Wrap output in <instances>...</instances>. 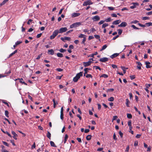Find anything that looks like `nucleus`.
Instances as JSON below:
<instances>
[{"label": "nucleus", "instance_id": "nucleus-43", "mask_svg": "<svg viewBox=\"0 0 152 152\" xmlns=\"http://www.w3.org/2000/svg\"><path fill=\"white\" fill-rule=\"evenodd\" d=\"M5 115L7 117H9V115H8L9 112L8 111H7V110L5 111Z\"/></svg>", "mask_w": 152, "mask_h": 152}, {"label": "nucleus", "instance_id": "nucleus-33", "mask_svg": "<svg viewBox=\"0 0 152 152\" xmlns=\"http://www.w3.org/2000/svg\"><path fill=\"white\" fill-rule=\"evenodd\" d=\"M86 37H84V38L83 39L81 43L83 44L84 45H86V43H85V42L86 41Z\"/></svg>", "mask_w": 152, "mask_h": 152}, {"label": "nucleus", "instance_id": "nucleus-56", "mask_svg": "<svg viewBox=\"0 0 152 152\" xmlns=\"http://www.w3.org/2000/svg\"><path fill=\"white\" fill-rule=\"evenodd\" d=\"M139 21L137 20H135L132 21L131 23H136L138 22Z\"/></svg>", "mask_w": 152, "mask_h": 152}, {"label": "nucleus", "instance_id": "nucleus-27", "mask_svg": "<svg viewBox=\"0 0 152 152\" xmlns=\"http://www.w3.org/2000/svg\"><path fill=\"white\" fill-rule=\"evenodd\" d=\"M2 102L3 103L6 104L8 107H9V105L8 103L7 102V101L6 100H2Z\"/></svg>", "mask_w": 152, "mask_h": 152}, {"label": "nucleus", "instance_id": "nucleus-54", "mask_svg": "<svg viewBox=\"0 0 152 152\" xmlns=\"http://www.w3.org/2000/svg\"><path fill=\"white\" fill-rule=\"evenodd\" d=\"M108 9L110 10H114V8L113 7H108Z\"/></svg>", "mask_w": 152, "mask_h": 152}, {"label": "nucleus", "instance_id": "nucleus-31", "mask_svg": "<svg viewBox=\"0 0 152 152\" xmlns=\"http://www.w3.org/2000/svg\"><path fill=\"white\" fill-rule=\"evenodd\" d=\"M126 106L127 107H129V104L130 103V102H129L128 99H126Z\"/></svg>", "mask_w": 152, "mask_h": 152}, {"label": "nucleus", "instance_id": "nucleus-2", "mask_svg": "<svg viewBox=\"0 0 152 152\" xmlns=\"http://www.w3.org/2000/svg\"><path fill=\"white\" fill-rule=\"evenodd\" d=\"M58 30H55L53 32L52 35L50 37V39H54L55 37L58 35Z\"/></svg>", "mask_w": 152, "mask_h": 152}, {"label": "nucleus", "instance_id": "nucleus-34", "mask_svg": "<svg viewBox=\"0 0 152 152\" xmlns=\"http://www.w3.org/2000/svg\"><path fill=\"white\" fill-rule=\"evenodd\" d=\"M108 26V24L107 23H104L103 24V25L102 26V28H105L106 27Z\"/></svg>", "mask_w": 152, "mask_h": 152}, {"label": "nucleus", "instance_id": "nucleus-10", "mask_svg": "<svg viewBox=\"0 0 152 152\" xmlns=\"http://www.w3.org/2000/svg\"><path fill=\"white\" fill-rule=\"evenodd\" d=\"M61 39L63 41L65 42L64 40L70 41L71 39V38L70 37H65L64 38L62 37L61 38Z\"/></svg>", "mask_w": 152, "mask_h": 152}, {"label": "nucleus", "instance_id": "nucleus-62", "mask_svg": "<svg viewBox=\"0 0 152 152\" xmlns=\"http://www.w3.org/2000/svg\"><path fill=\"white\" fill-rule=\"evenodd\" d=\"M60 118L62 120H63V113H61Z\"/></svg>", "mask_w": 152, "mask_h": 152}, {"label": "nucleus", "instance_id": "nucleus-32", "mask_svg": "<svg viewBox=\"0 0 152 152\" xmlns=\"http://www.w3.org/2000/svg\"><path fill=\"white\" fill-rule=\"evenodd\" d=\"M108 77V75H107L106 74H103L100 76V77H104L105 78H107Z\"/></svg>", "mask_w": 152, "mask_h": 152}, {"label": "nucleus", "instance_id": "nucleus-35", "mask_svg": "<svg viewBox=\"0 0 152 152\" xmlns=\"http://www.w3.org/2000/svg\"><path fill=\"white\" fill-rule=\"evenodd\" d=\"M68 135L66 134L65 135V137H64V143H65L66 142V141H67V140L68 139Z\"/></svg>", "mask_w": 152, "mask_h": 152}, {"label": "nucleus", "instance_id": "nucleus-58", "mask_svg": "<svg viewBox=\"0 0 152 152\" xmlns=\"http://www.w3.org/2000/svg\"><path fill=\"white\" fill-rule=\"evenodd\" d=\"M138 25L142 27H145L146 26L145 24V25L142 24L140 23H138Z\"/></svg>", "mask_w": 152, "mask_h": 152}, {"label": "nucleus", "instance_id": "nucleus-14", "mask_svg": "<svg viewBox=\"0 0 152 152\" xmlns=\"http://www.w3.org/2000/svg\"><path fill=\"white\" fill-rule=\"evenodd\" d=\"M12 134L13 135V138L15 140H17V139L16 137H17L18 136L17 134L14 131H12Z\"/></svg>", "mask_w": 152, "mask_h": 152}, {"label": "nucleus", "instance_id": "nucleus-21", "mask_svg": "<svg viewBox=\"0 0 152 152\" xmlns=\"http://www.w3.org/2000/svg\"><path fill=\"white\" fill-rule=\"evenodd\" d=\"M91 69L90 68H85L84 69V71H85V73H84V76H86V74L87 73L88 70H90Z\"/></svg>", "mask_w": 152, "mask_h": 152}, {"label": "nucleus", "instance_id": "nucleus-7", "mask_svg": "<svg viewBox=\"0 0 152 152\" xmlns=\"http://www.w3.org/2000/svg\"><path fill=\"white\" fill-rule=\"evenodd\" d=\"M92 62L91 61H89L88 62H83V65L85 67H87L90 65Z\"/></svg>", "mask_w": 152, "mask_h": 152}, {"label": "nucleus", "instance_id": "nucleus-8", "mask_svg": "<svg viewBox=\"0 0 152 152\" xmlns=\"http://www.w3.org/2000/svg\"><path fill=\"white\" fill-rule=\"evenodd\" d=\"M132 4H133V6H131L130 7V8L131 9H133L134 8L136 7L137 6H138L139 5V4L137 2L136 3H132Z\"/></svg>", "mask_w": 152, "mask_h": 152}, {"label": "nucleus", "instance_id": "nucleus-11", "mask_svg": "<svg viewBox=\"0 0 152 152\" xmlns=\"http://www.w3.org/2000/svg\"><path fill=\"white\" fill-rule=\"evenodd\" d=\"M99 61L101 62H105L108 61V58L106 57L102 58L100 59Z\"/></svg>", "mask_w": 152, "mask_h": 152}, {"label": "nucleus", "instance_id": "nucleus-50", "mask_svg": "<svg viewBox=\"0 0 152 152\" xmlns=\"http://www.w3.org/2000/svg\"><path fill=\"white\" fill-rule=\"evenodd\" d=\"M104 22H105L104 20H101L98 23V24L99 25H100L102 24H103L104 23Z\"/></svg>", "mask_w": 152, "mask_h": 152}, {"label": "nucleus", "instance_id": "nucleus-24", "mask_svg": "<svg viewBox=\"0 0 152 152\" xmlns=\"http://www.w3.org/2000/svg\"><path fill=\"white\" fill-rule=\"evenodd\" d=\"M47 136L49 139H51V134L50 133L49 131H48L47 133Z\"/></svg>", "mask_w": 152, "mask_h": 152}, {"label": "nucleus", "instance_id": "nucleus-12", "mask_svg": "<svg viewBox=\"0 0 152 152\" xmlns=\"http://www.w3.org/2000/svg\"><path fill=\"white\" fill-rule=\"evenodd\" d=\"M127 25L126 23V22H122L120 24L118 25V26L120 27H125Z\"/></svg>", "mask_w": 152, "mask_h": 152}, {"label": "nucleus", "instance_id": "nucleus-20", "mask_svg": "<svg viewBox=\"0 0 152 152\" xmlns=\"http://www.w3.org/2000/svg\"><path fill=\"white\" fill-rule=\"evenodd\" d=\"M54 52L53 49H51L48 50V53L51 55H53L54 54Z\"/></svg>", "mask_w": 152, "mask_h": 152}, {"label": "nucleus", "instance_id": "nucleus-42", "mask_svg": "<svg viewBox=\"0 0 152 152\" xmlns=\"http://www.w3.org/2000/svg\"><path fill=\"white\" fill-rule=\"evenodd\" d=\"M94 36L97 39H99V40H100V36L98 35H94Z\"/></svg>", "mask_w": 152, "mask_h": 152}, {"label": "nucleus", "instance_id": "nucleus-13", "mask_svg": "<svg viewBox=\"0 0 152 152\" xmlns=\"http://www.w3.org/2000/svg\"><path fill=\"white\" fill-rule=\"evenodd\" d=\"M80 15V14L79 13H74L72 14V17L73 18L78 17Z\"/></svg>", "mask_w": 152, "mask_h": 152}, {"label": "nucleus", "instance_id": "nucleus-64", "mask_svg": "<svg viewBox=\"0 0 152 152\" xmlns=\"http://www.w3.org/2000/svg\"><path fill=\"white\" fill-rule=\"evenodd\" d=\"M146 14L148 15H152V11L147 13Z\"/></svg>", "mask_w": 152, "mask_h": 152}, {"label": "nucleus", "instance_id": "nucleus-53", "mask_svg": "<svg viewBox=\"0 0 152 152\" xmlns=\"http://www.w3.org/2000/svg\"><path fill=\"white\" fill-rule=\"evenodd\" d=\"M118 118V116L116 115L114 116L112 119V121L114 120H115Z\"/></svg>", "mask_w": 152, "mask_h": 152}, {"label": "nucleus", "instance_id": "nucleus-38", "mask_svg": "<svg viewBox=\"0 0 152 152\" xmlns=\"http://www.w3.org/2000/svg\"><path fill=\"white\" fill-rule=\"evenodd\" d=\"M114 98L113 97H111L110 98H109L108 100L109 101L112 102L114 101Z\"/></svg>", "mask_w": 152, "mask_h": 152}, {"label": "nucleus", "instance_id": "nucleus-63", "mask_svg": "<svg viewBox=\"0 0 152 152\" xmlns=\"http://www.w3.org/2000/svg\"><path fill=\"white\" fill-rule=\"evenodd\" d=\"M42 35V33H40V34H38L37 36V38H39Z\"/></svg>", "mask_w": 152, "mask_h": 152}, {"label": "nucleus", "instance_id": "nucleus-17", "mask_svg": "<svg viewBox=\"0 0 152 152\" xmlns=\"http://www.w3.org/2000/svg\"><path fill=\"white\" fill-rule=\"evenodd\" d=\"M121 22L120 20H117L114 21L113 23V24L116 25L118 24Z\"/></svg>", "mask_w": 152, "mask_h": 152}, {"label": "nucleus", "instance_id": "nucleus-18", "mask_svg": "<svg viewBox=\"0 0 152 152\" xmlns=\"http://www.w3.org/2000/svg\"><path fill=\"white\" fill-rule=\"evenodd\" d=\"M1 130L4 133L7 134L9 137H12V136L7 131L5 132L2 129H1Z\"/></svg>", "mask_w": 152, "mask_h": 152}, {"label": "nucleus", "instance_id": "nucleus-26", "mask_svg": "<svg viewBox=\"0 0 152 152\" xmlns=\"http://www.w3.org/2000/svg\"><path fill=\"white\" fill-rule=\"evenodd\" d=\"M50 145L51 146L56 147V146L55 145L54 143L52 141H50Z\"/></svg>", "mask_w": 152, "mask_h": 152}, {"label": "nucleus", "instance_id": "nucleus-51", "mask_svg": "<svg viewBox=\"0 0 152 152\" xmlns=\"http://www.w3.org/2000/svg\"><path fill=\"white\" fill-rule=\"evenodd\" d=\"M22 42L20 41H18L16 42H15V44L17 45H19V44H21L22 43Z\"/></svg>", "mask_w": 152, "mask_h": 152}, {"label": "nucleus", "instance_id": "nucleus-9", "mask_svg": "<svg viewBox=\"0 0 152 152\" xmlns=\"http://www.w3.org/2000/svg\"><path fill=\"white\" fill-rule=\"evenodd\" d=\"M19 80L20 83H21L22 84H24L26 86H27V84L26 83H25L24 82L22 81V80L23 81V79L22 78H18L17 79H16L15 80Z\"/></svg>", "mask_w": 152, "mask_h": 152}, {"label": "nucleus", "instance_id": "nucleus-61", "mask_svg": "<svg viewBox=\"0 0 152 152\" xmlns=\"http://www.w3.org/2000/svg\"><path fill=\"white\" fill-rule=\"evenodd\" d=\"M98 109V110H100L101 109V105L99 104H97Z\"/></svg>", "mask_w": 152, "mask_h": 152}, {"label": "nucleus", "instance_id": "nucleus-40", "mask_svg": "<svg viewBox=\"0 0 152 152\" xmlns=\"http://www.w3.org/2000/svg\"><path fill=\"white\" fill-rule=\"evenodd\" d=\"M111 18H109L107 19H105L104 20V21H105V22H110L111 21Z\"/></svg>", "mask_w": 152, "mask_h": 152}, {"label": "nucleus", "instance_id": "nucleus-1", "mask_svg": "<svg viewBox=\"0 0 152 152\" xmlns=\"http://www.w3.org/2000/svg\"><path fill=\"white\" fill-rule=\"evenodd\" d=\"M83 73V72H81L79 73H77L76 76L74 77L73 81L75 82H77L78 79L80 78V77L82 76Z\"/></svg>", "mask_w": 152, "mask_h": 152}, {"label": "nucleus", "instance_id": "nucleus-49", "mask_svg": "<svg viewBox=\"0 0 152 152\" xmlns=\"http://www.w3.org/2000/svg\"><path fill=\"white\" fill-rule=\"evenodd\" d=\"M86 77L87 78H89L91 77V78H92V76L90 74H87V75L86 76Z\"/></svg>", "mask_w": 152, "mask_h": 152}, {"label": "nucleus", "instance_id": "nucleus-60", "mask_svg": "<svg viewBox=\"0 0 152 152\" xmlns=\"http://www.w3.org/2000/svg\"><path fill=\"white\" fill-rule=\"evenodd\" d=\"M119 134L121 138L123 137V133L121 132V131H120L119 132Z\"/></svg>", "mask_w": 152, "mask_h": 152}, {"label": "nucleus", "instance_id": "nucleus-45", "mask_svg": "<svg viewBox=\"0 0 152 152\" xmlns=\"http://www.w3.org/2000/svg\"><path fill=\"white\" fill-rule=\"evenodd\" d=\"M79 38H83L85 37V35L82 34H80L78 36Z\"/></svg>", "mask_w": 152, "mask_h": 152}, {"label": "nucleus", "instance_id": "nucleus-55", "mask_svg": "<svg viewBox=\"0 0 152 152\" xmlns=\"http://www.w3.org/2000/svg\"><path fill=\"white\" fill-rule=\"evenodd\" d=\"M33 21V20L31 19H29L28 20V21L27 22V24L28 25H30V23L31 22Z\"/></svg>", "mask_w": 152, "mask_h": 152}, {"label": "nucleus", "instance_id": "nucleus-6", "mask_svg": "<svg viewBox=\"0 0 152 152\" xmlns=\"http://www.w3.org/2000/svg\"><path fill=\"white\" fill-rule=\"evenodd\" d=\"M100 17L98 15H96L92 18V19L94 21H97L100 20Z\"/></svg>", "mask_w": 152, "mask_h": 152}, {"label": "nucleus", "instance_id": "nucleus-37", "mask_svg": "<svg viewBox=\"0 0 152 152\" xmlns=\"http://www.w3.org/2000/svg\"><path fill=\"white\" fill-rule=\"evenodd\" d=\"M145 25L147 27L152 26V23L149 22L145 23Z\"/></svg>", "mask_w": 152, "mask_h": 152}, {"label": "nucleus", "instance_id": "nucleus-52", "mask_svg": "<svg viewBox=\"0 0 152 152\" xmlns=\"http://www.w3.org/2000/svg\"><path fill=\"white\" fill-rule=\"evenodd\" d=\"M138 145V142L137 141H135L134 144V146L136 147Z\"/></svg>", "mask_w": 152, "mask_h": 152}, {"label": "nucleus", "instance_id": "nucleus-4", "mask_svg": "<svg viewBox=\"0 0 152 152\" xmlns=\"http://www.w3.org/2000/svg\"><path fill=\"white\" fill-rule=\"evenodd\" d=\"M93 4V2L90 0H87L84 2L83 4V6H86L88 5H90Z\"/></svg>", "mask_w": 152, "mask_h": 152}, {"label": "nucleus", "instance_id": "nucleus-29", "mask_svg": "<svg viewBox=\"0 0 152 152\" xmlns=\"http://www.w3.org/2000/svg\"><path fill=\"white\" fill-rule=\"evenodd\" d=\"M57 56L58 57L60 58L63 56V54L59 53H57Z\"/></svg>", "mask_w": 152, "mask_h": 152}, {"label": "nucleus", "instance_id": "nucleus-59", "mask_svg": "<svg viewBox=\"0 0 152 152\" xmlns=\"http://www.w3.org/2000/svg\"><path fill=\"white\" fill-rule=\"evenodd\" d=\"M113 138L115 140H117V138H116V136L115 133H114L113 135Z\"/></svg>", "mask_w": 152, "mask_h": 152}, {"label": "nucleus", "instance_id": "nucleus-47", "mask_svg": "<svg viewBox=\"0 0 152 152\" xmlns=\"http://www.w3.org/2000/svg\"><path fill=\"white\" fill-rule=\"evenodd\" d=\"M130 77L131 80H133L135 78V75H131Z\"/></svg>", "mask_w": 152, "mask_h": 152}, {"label": "nucleus", "instance_id": "nucleus-16", "mask_svg": "<svg viewBox=\"0 0 152 152\" xmlns=\"http://www.w3.org/2000/svg\"><path fill=\"white\" fill-rule=\"evenodd\" d=\"M136 63L138 65L137 66V67L138 69L139 70L141 69V66L142 65L141 63L140 62H137Z\"/></svg>", "mask_w": 152, "mask_h": 152}, {"label": "nucleus", "instance_id": "nucleus-5", "mask_svg": "<svg viewBox=\"0 0 152 152\" xmlns=\"http://www.w3.org/2000/svg\"><path fill=\"white\" fill-rule=\"evenodd\" d=\"M67 30V28L66 27H62L59 29L58 30V33H62L65 32Z\"/></svg>", "mask_w": 152, "mask_h": 152}, {"label": "nucleus", "instance_id": "nucleus-3", "mask_svg": "<svg viewBox=\"0 0 152 152\" xmlns=\"http://www.w3.org/2000/svg\"><path fill=\"white\" fill-rule=\"evenodd\" d=\"M81 22H77L74 23L70 26V28H75L81 25Z\"/></svg>", "mask_w": 152, "mask_h": 152}, {"label": "nucleus", "instance_id": "nucleus-46", "mask_svg": "<svg viewBox=\"0 0 152 152\" xmlns=\"http://www.w3.org/2000/svg\"><path fill=\"white\" fill-rule=\"evenodd\" d=\"M149 19V17H143L142 18V19L143 20H148Z\"/></svg>", "mask_w": 152, "mask_h": 152}, {"label": "nucleus", "instance_id": "nucleus-36", "mask_svg": "<svg viewBox=\"0 0 152 152\" xmlns=\"http://www.w3.org/2000/svg\"><path fill=\"white\" fill-rule=\"evenodd\" d=\"M127 117L128 118L131 119L132 117V116L131 114L130 113H128L127 115Z\"/></svg>", "mask_w": 152, "mask_h": 152}, {"label": "nucleus", "instance_id": "nucleus-57", "mask_svg": "<svg viewBox=\"0 0 152 152\" xmlns=\"http://www.w3.org/2000/svg\"><path fill=\"white\" fill-rule=\"evenodd\" d=\"M56 70L58 72H61L63 71V69L60 68H58L56 69Z\"/></svg>", "mask_w": 152, "mask_h": 152}, {"label": "nucleus", "instance_id": "nucleus-25", "mask_svg": "<svg viewBox=\"0 0 152 152\" xmlns=\"http://www.w3.org/2000/svg\"><path fill=\"white\" fill-rule=\"evenodd\" d=\"M53 107L54 108H55L56 107V105L58 104V103L57 102H56V101H55V99H53Z\"/></svg>", "mask_w": 152, "mask_h": 152}, {"label": "nucleus", "instance_id": "nucleus-28", "mask_svg": "<svg viewBox=\"0 0 152 152\" xmlns=\"http://www.w3.org/2000/svg\"><path fill=\"white\" fill-rule=\"evenodd\" d=\"M91 137V135H88L86 137V139L87 140H90Z\"/></svg>", "mask_w": 152, "mask_h": 152}, {"label": "nucleus", "instance_id": "nucleus-23", "mask_svg": "<svg viewBox=\"0 0 152 152\" xmlns=\"http://www.w3.org/2000/svg\"><path fill=\"white\" fill-rule=\"evenodd\" d=\"M121 68L123 71L124 73L125 74L126 73V69H128V68H126L124 66H121Z\"/></svg>", "mask_w": 152, "mask_h": 152}, {"label": "nucleus", "instance_id": "nucleus-39", "mask_svg": "<svg viewBox=\"0 0 152 152\" xmlns=\"http://www.w3.org/2000/svg\"><path fill=\"white\" fill-rule=\"evenodd\" d=\"M59 51L61 53H64L66 51V50L65 49H64L63 48L60 49Z\"/></svg>", "mask_w": 152, "mask_h": 152}, {"label": "nucleus", "instance_id": "nucleus-41", "mask_svg": "<svg viewBox=\"0 0 152 152\" xmlns=\"http://www.w3.org/2000/svg\"><path fill=\"white\" fill-rule=\"evenodd\" d=\"M118 34L119 35H121L122 32V30L120 29L118 30Z\"/></svg>", "mask_w": 152, "mask_h": 152}, {"label": "nucleus", "instance_id": "nucleus-22", "mask_svg": "<svg viewBox=\"0 0 152 152\" xmlns=\"http://www.w3.org/2000/svg\"><path fill=\"white\" fill-rule=\"evenodd\" d=\"M9 0H4L3 2L1 3L0 4V6L1 7L2 5H4Z\"/></svg>", "mask_w": 152, "mask_h": 152}, {"label": "nucleus", "instance_id": "nucleus-44", "mask_svg": "<svg viewBox=\"0 0 152 152\" xmlns=\"http://www.w3.org/2000/svg\"><path fill=\"white\" fill-rule=\"evenodd\" d=\"M133 28L135 29H140V28L137 27L134 25H132L131 26Z\"/></svg>", "mask_w": 152, "mask_h": 152}, {"label": "nucleus", "instance_id": "nucleus-19", "mask_svg": "<svg viewBox=\"0 0 152 152\" xmlns=\"http://www.w3.org/2000/svg\"><path fill=\"white\" fill-rule=\"evenodd\" d=\"M119 55L118 53H115L112 55L110 56V58H114L117 56Z\"/></svg>", "mask_w": 152, "mask_h": 152}, {"label": "nucleus", "instance_id": "nucleus-15", "mask_svg": "<svg viewBox=\"0 0 152 152\" xmlns=\"http://www.w3.org/2000/svg\"><path fill=\"white\" fill-rule=\"evenodd\" d=\"M145 64L146 65V67L147 68H150L152 67V66L150 65H148L150 64V63L149 61H146Z\"/></svg>", "mask_w": 152, "mask_h": 152}, {"label": "nucleus", "instance_id": "nucleus-30", "mask_svg": "<svg viewBox=\"0 0 152 152\" xmlns=\"http://www.w3.org/2000/svg\"><path fill=\"white\" fill-rule=\"evenodd\" d=\"M107 47V45H103L102 47V49L100 50V51H102V50H104Z\"/></svg>", "mask_w": 152, "mask_h": 152}, {"label": "nucleus", "instance_id": "nucleus-48", "mask_svg": "<svg viewBox=\"0 0 152 152\" xmlns=\"http://www.w3.org/2000/svg\"><path fill=\"white\" fill-rule=\"evenodd\" d=\"M2 142L3 144L4 145L8 147L9 146V144L7 142L5 141H2Z\"/></svg>", "mask_w": 152, "mask_h": 152}]
</instances>
